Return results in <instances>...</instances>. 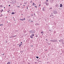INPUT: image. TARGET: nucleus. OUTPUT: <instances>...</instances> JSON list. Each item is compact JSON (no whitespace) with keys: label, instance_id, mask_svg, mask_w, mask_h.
Wrapping results in <instances>:
<instances>
[{"label":"nucleus","instance_id":"1","mask_svg":"<svg viewBox=\"0 0 64 64\" xmlns=\"http://www.w3.org/2000/svg\"><path fill=\"white\" fill-rule=\"evenodd\" d=\"M29 32L30 33H31V34H33V33H34V32H33L32 30L29 31Z\"/></svg>","mask_w":64,"mask_h":64},{"label":"nucleus","instance_id":"2","mask_svg":"<svg viewBox=\"0 0 64 64\" xmlns=\"http://www.w3.org/2000/svg\"><path fill=\"white\" fill-rule=\"evenodd\" d=\"M54 14H57V11H56L54 10Z\"/></svg>","mask_w":64,"mask_h":64},{"label":"nucleus","instance_id":"3","mask_svg":"<svg viewBox=\"0 0 64 64\" xmlns=\"http://www.w3.org/2000/svg\"><path fill=\"white\" fill-rule=\"evenodd\" d=\"M45 3L47 6H48L49 5V3H47V2H45Z\"/></svg>","mask_w":64,"mask_h":64},{"label":"nucleus","instance_id":"4","mask_svg":"<svg viewBox=\"0 0 64 64\" xmlns=\"http://www.w3.org/2000/svg\"><path fill=\"white\" fill-rule=\"evenodd\" d=\"M20 20H22V21H24L25 20V18H24V19H20Z\"/></svg>","mask_w":64,"mask_h":64},{"label":"nucleus","instance_id":"5","mask_svg":"<svg viewBox=\"0 0 64 64\" xmlns=\"http://www.w3.org/2000/svg\"><path fill=\"white\" fill-rule=\"evenodd\" d=\"M50 11H52V8L51 7L50 8Z\"/></svg>","mask_w":64,"mask_h":64},{"label":"nucleus","instance_id":"6","mask_svg":"<svg viewBox=\"0 0 64 64\" xmlns=\"http://www.w3.org/2000/svg\"><path fill=\"white\" fill-rule=\"evenodd\" d=\"M63 6V5H62V4H60V7H62V6Z\"/></svg>","mask_w":64,"mask_h":64},{"label":"nucleus","instance_id":"7","mask_svg":"<svg viewBox=\"0 0 64 64\" xmlns=\"http://www.w3.org/2000/svg\"><path fill=\"white\" fill-rule=\"evenodd\" d=\"M32 37H33V36H34V34H32L31 35Z\"/></svg>","mask_w":64,"mask_h":64},{"label":"nucleus","instance_id":"8","mask_svg":"<svg viewBox=\"0 0 64 64\" xmlns=\"http://www.w3.org/2000/svg\"><path fill=\"white\" fill-rule=\"evenodd\" d=\"M45 9V8L44 7L43 8H42V11H44V9Z\"/></svg>","mask_w":64,"mask_h":64},{"label":"nucleus","instance_id":"9","mask_svg":"<svg viewBox=\"0 0 64 64\" xmlns=\"http://www.w3.org/2000/svg\"><path fill=\"white\" fill-rule=\"evenodd\" d=\"M15 14V13L14 12L12 13V14Z\"/></svg>","mask_w":64,"mask_h":64},{"label":"nucleus","instance_id":"10","mask_svg":"<svg viewBox=\"0 0 64 64\" xmlns=\"http://www.w3.org/2000/svg\"><path fill=\"white\" fill-rule=\"evenodd\" d=\"M31 20H28L29 22H31Z\"/></svg>","mask_w":64,"mask_h":64},{"label":"nucleus","instance_id":"11","mask_svg":"<svg viewBox=\"0 0 64 64\" xmlns=\"http://www.w3.org/2000/svg\"><path fill=\"white\" fill-rule=\"evenodd\" d=\"M54 42H57L56 40H54Z\"/></svg>","mask_w":64,"mask_h":64},{"label":"nucleus","instance_id":"12","mask_svg":"<svg viewBox=\"0 0 64 64\" xmlns=\"http://www.w3.org/2000/svg\"><path fill=\"white\" fill-rule=\"evenodd\" d=\"M57 6H58V4H56V7H57Z\"/></svg>","mask_w":64,"mask_h":64},{"label":"nucleus","instance_id":"13","mask_svg":"<svg viewBox=\"0 0 64 64\" xmlns=\"http://www.w3.org/2000/svg\"><path fill=\"white\" fill-rule=\"evenodd\" d=\"M36 58H37V59H38V58H39V57L38 56H36Z\"/></svg>","mask_w":64,"mask_h":64},{"label":"nucleus","instance_id":"14","mask_svg":"<svg viewBox=\"0 0 64 64\" xmlns=\"http://www.w3.org/2000/svg\"><path fill=\"white\" fill-rule=\"evenodd\" d=\"M30 38H32H32H33V37H32V36H30Z\"/></svg>","mask_w":64,"mask_h":64},{"label":"nucleus","instance_id":"15","mask_svg":"<svg viewBox=\"0 0 64 64\" xmlns=\"http://www.w3.org/2000/svg\"><path fill=\"white\" fill-rule=\"evenodd\" d=\"M0 7H2V5H0Z\"/></svg>","mask_w":64,"mask_h":64},{"label":"nucleus","instance_id":"16","mask_svg":"<svg viewBox=\"0 0 64 64\" xmlns=\"http://www.w3.org/2000/svg\"><path fill=\"white\" fill-rule=\"evenodd\" d=\"M50 2H51V3H53V2H52V1H50Z\"/></svg>","mask_w":64,"mask_h":64},{"label":"nucleus","instance_id":"17","mask_svg":"<svg viewBox=\"0 0 64 64\" xmlns=\"http://www.w3.org/2000/svg\"><path fill=\"white\" fill-rule=\"evenodd\" d=\"M50 41H52V42H54V40H51Z\"/></svg>","mask_w":64,"mask_h":64},{"label":"nucleus","instance_id":"18","mask_svg":"<svg viewBox=\"0 0 64 64\" xmlns=\"http://www.w3.org/2000/svg\"><path fill=\"white\" fill-rule=\"evenodd\" d=\"M1 11L2 12V11H3V10H2Z\"/></svg>","mask_w":64,"mask_h":64},{"label":"nucleus","instance_id":"19","mask_svg":"<svg viewBox=\"0 0 64 64\" xmlns=\"http://www.w3.org/2000/svg\"><path fill=\"white\" fill-rule=\"evenodd\" d=\"M20 53H22V52H22V51H20Z\"/></svg>","mask_w":64,"mask_h":64},{"label":"nucleus","instance_id":"20","mask_svg":"<svg viewBox=\"0 0 64 64\" xmlns=\"http://www.w3.org/2000/svg\"><path fill=\"white\" fill-rule=\"evenodd\" d=\"M48 40L47 39H46V41H48Z\"/></svg>","mask_w":64,"mask_h":64},{"label":"nucleus","instance_id":"21","mask_svg":"<svg viewBox=\"0 0 64 64\" xmlns=\"http://www.w3.org/2000/svg\"><path fill=\"white\" fill-rule=\"evenodd\" d=\"M14 36V37H16V35L14 36Z\"/></svg>","mask_w":64,"mask_h":64},{"label":"nucleus","instance_id":"22","mask_svg":"<svg viewBox=\"0 0 64 64\" xmlns=\"http://www.w3.org/2000/svg\"><path fill=\"white\" fill-rule=\"evenodd\" d=\"M26 3H27V2H26V3L24 2V4H26Z\"/></svg>","mask_w":64,"mask_h":64},{"label":"nucleus","instance_id":"23","mask_svg":"<svg viewBox=\"0 0 64 64\" xmlns=\"http://www.w3.org/2000/svg\"><path fill=\"white\" fill-rule=\"evenodd\" d=\"M2 25H3V24H0V26H2Z\"/></svg>","mask_w":64,"mask_h":64},{"label":"nucleus","instance_id":"24","mask_svg":"<svg viewBox=\"0 0 64 64\" xmlns=\"http://www.w3.org/2000/svg\"><path fill=\"white\" fill-rule=\"evenodd\" d=\"M41 33L42 34V33H43V32H41Z\"/></svg>","mask_w":64,"mask_h":64},{"label":"nucleus","instance_id":"25","mask_svg":"<svg viewBox=\"0 0 64 64\" xmlns=\"http://www.w3.org/2000/svg\"><path fill=\"white\" fill-rule=\"evenodd\" d=\"M19 47H20V46H21V44H20V45H19Z\"/></svg>","mask_w":64,"mask_h":64},{"label":"nucleus","instance_id":"26","mask_svg":"<svg viewBox=\"0 0 64 64\" xmlns=\"http://www.w3.org/2000/svg\"><path fill=\"white\" fill-rule=\"evenodd\" d=\"M46 2H48V0H46Z\"/></svg>","mask_w":64,"mask_h":64},{"label":"nucleus","instance_id":"27","mask_svg":"<svg viewBox=\"0 0 64 64\" xmlns=\"http://www.w3.org/2000/svg\"><path fill=\"white\" fill-rule=\"evenodd\" d=\"M32 1H31V2H30V3H32Z\"/></svg>","mask_w":64,"mask_h":64},{"label":"nucleus","instance_id":"28","mask_svg":"<svg viewBox=\"0 0 64 64\" xmlns=\"http://www.w3.org/2000/svg\"><path fill=\"white\" fill-rule=\"evenodd\" d=\"M8 64H9V63H10V62H8Z\"/></svg>","mask_w":64,"mask_h":64},{"label":"nucleus","instance_id":"29","mask_svg":"<svg viewBox=\"0 0 64 64\" xmlns=\"http://www.w3.org/2000/svg\"><path fill=\"white\" fill-rule=\"evenodd\" d=\"M34 7H36V8H37V6H35Z\"/></svg>","mask_w":64,"mask_h":64},{"label":"nucleus","instance_id":"30","mask_svg":"<svg viewBox=\"0 0 64 64\" xmlns=\"http://www.w3.org/2000/svg\"><path fill=\"white\" fill-rule=\"evenodd\" d=\"M34 16H35V14H34Z\"/></svg>","mask_w":64,"mask_h":64},{"label":"nucleus","instance_id":"31","mask_svg":"<svg viewBox=\"0 0 64 64\" xmlns=\"http://www.w3.org/2000/svg\"><path fill=\"white\" fill-rule=\"evenodd\" d=\"M31 16H33V15L32 14V15H31Z\"/></svg>","mask_w":64,"mask_h":64},{"label":"nucleus","instance_id":"32","mask_svg":"<svg viewBox=\"0 0 64 64\" xmlns=\"http://www.w3.org/2000/svg\"><path fill=\"white\" fill-rule=\"evenodd\" d=\"M62 42H63V41H62V40H61Z\"/></svg>","mask_w":64,"mask_h":64},{"label":"nucleus","instance_id":"33","mask_svg":"<svg viewBox=\"0 0 64 64\" xmlns=\"http://www.w3.org/2000/svg\"><path fill=\"white\" fill-rule=\"evenodd\" d=\"M7 64H8V63H7Z\"/></svg>","mask_w":64,"mask_h":64},{"label":"nucleus","instance_id":"34","mask_svg":"<svg viewBox=\"0 0 64 64\" xmlns=\"http://www.w3.org/2000/svg\"><path fill=\"white\" fill-rule=\"evenodd\" d=\"M22 42H20V43H21V44H22Z\"/></svg>","mask_w":64,"mask_h":64},{"label":"nucleus","instance_id":"35","mask_svg":"<svg viewBox=\"0 0 64 64\" xmlns=\"http://www.w3.org/2000/svg\"><path fill=\"white\" fill-rule=\"evenodd\" d=\"M28 64H30V63L29 62V63H28Z\"/></svg>","mask_w":64,"mask_h":64},{"label":"nucleus","instance_id":"36","mask_svg":"<svg viewBox=\"0 0 64 64\" xmlns=\"http://www.w3.org/2000/svg\"><path fill=\"white\" fill-rule=\"evenodd\" d=\"M27 8V9H28V7H27V8Z\"/></svg>","mask_w":64,"mask_h":64},{"label":"nucleus","instance_id":"37","mask_svg":"<svg viewBox=\"0 0 64 64\" xmlns=\"http://www.w3.org/2000/svg\"><path fill=\"white\" fill-rule=\"evenodd\" d=\"M4 9H5V7H4Z\"/></svg>","mask_w":64,"mask_h":64},{"label":"nucleus","instance_id":"38","mask_svg":"<svg viewBox=\"0 0 64 64\" xmlns=\"http://www.w3.org/2000/svg\"><path fill=\"white\" fill-rule=\"evenodd\" d=\"M18 7H19V8L20 7V6H18Z\"/></svg>","mask_w":64,"mask_h":64},{"label":"nucleus","instance_id":"39","mask_svg":"<svg viewBox=\"0 0 64 64\" xmlns=\"http://www.w3.org/2000/svg\"><path fill=\"white\" fill-rule=\"evenodd\" d=\"M9 6H10V5H9Z\"/></svg>","mask_w":64,"mask_h":64},{"label":"nucleus","instance_id":"40","mask_svg":"<svg viewBox=\"0 0 64 64\" xmlns=\"http://www.w3.org/2000/svg\"><path fill=\"white\" fill-rule=\"evenodd\" d=\"M2 55H4V53L3 54H2Z\"/></svg>","mask_w":64,"mask_h":64},{"label":"nucleus","instance_id":"41","mask_svg":"<svg viewBox=\"0 0 64 64\" xmlns=\"http://www.w3.org/2000/svg\"><path fill=\"white\" fill-rule=\"evenodd\" d=\"M59 42H61V41H60V40H59Z\"/></svg>","mask_w":64,"mask_h":64},{"label":"nucleus","instance_id":"42","mask_svg":"<svg viewBox=\"0 0 64 64\" xmlns=\"http://www.w3.org/2000/svg\"><path fill=\"white\" fill-rule=\"evenodd\" d=\"M34 5L35 6H36V4H35Z\"/></svg>","mask_w":64,"mask_h":64},{"label":"nucleus","instance_id":"43","mask_svg":"<svg viewBox=\"0 0 64 64\" xmlns=\"http://www.w3.org/2000/svg\"><path fill=\"white\" fill-rule=\"evenodd\" d=\"M20 45H22V44H20Z\"/></svg>","mask_w":64,"mask_h":64},{"label":"nucleus","instance_id":"44","mask_svg":"<svg viewBox=\"0 0 64 64\" xmlns=\"http://www.w3.org/2000/svg\"><path fill=\"white\" fill-rule=\"evenodd\" d=\"M39 6H41V5H40V4H39Z\"/></svg>","mask_w":64,"mask_h":64},{"label":"nucleus","instance_id":"45","mask_svg":"<svg viewBox=\"0 0 64 64\" xmlns=\"http://www.w3.org/2000/svg\"><path fill=\"white\" fill-rule=\"evenodd\" d=\"M2 16H0V17H2Z\"/></svg>","mask_w":64,"mask_h":64},{"label":"nucleus","instance_id":"46","mask_svg":"<svg viewBox=\"0 0 64 64\" xmlns=\"http://www.w3.org/2000/svg\"><path fill=\"white\" fill-rule=\"evenodd\" d=\"M33 5H34V3H33Z\"/></svg>","mask_w":64,"mask_h":64},{"label":"nucleus","instance_id":"47","mask_svg":"<svg viewBox=\"0 0 64 64\" xmlns=\"http://www.w3.org/2000/svg\"><path fill=\"white\" fill-rule=\"evenodd\" d=\"M32 6H34V4H32Z\"/></svg>","mask_w":64,"mask_h":64},{"label":"nucleus","instance_id":"48","mask_svg":"<svg viewBox=\"0 0 64 64\" xmlns=\"http://www.w3.org/2000/svg\"><path fill=\"white\" fill-rule=\"evenodd\" d=\"M39 59H40V58H39Z\"/></svg>","mask_w":64,"mask_h":64},{"label":"nucleus","instance_id":"49","mask_svg":"<svg viewBox=\"0 0 64 64\" xmlns=\"http://www.w3.org/2000/svg\"><path fill=\"white\" fill-rule=\"evenodd\" d=\"M32 47H33V46L32 45Z\"/></svg>","mask_w":64,"mask_h":64},{"label":"nucleus","instance_id":"50","mask_svg":"<svg viewBox=\"0 0 64 64\" xmlns=\"http://www.w3.org/2000/svg\"><path fill=\"white\" fill-rule=\"evenodd\" d=\"M9 12V11H8V12Z\"/></svg>","mask_w":64,"mask_h":64},{"label":"nucleus","instance_id":"51","mask_svg":"<svg viewBox=\"0 0 64 64\" xmlns=\"http://www.w3.org/2000/svg\"><path fill=\"white\" fill-rule=\"evenodd\" d=\"M24 6H25V5H24Z\"/></svg>","mask_w":64,"mask_h":64},{"label":"nucleus","instance_id":"52","mask_svg":"<svg viewBox=\"0 0 64 64\" xmlns=\"http://www.w3.org/2000/svg\"><path fill=\"white\" fill-rule=\"evenodd\" d=\"M63 42H62V44H63Z\"/></svg>","mask_w":64,"mask_h":64},{"label":"nucleus","instance_id":"53","mask_svg":"<svg viewBox=\"0 0 64 64\" xmlns=\"http://www.w3.org/2000/svg\"><path fill=\"white\" fill-rule=\"evenodd\" d=\"M2 12V11H1V12Z\"/></svg>","mask_w":64,"mask_h":64},{"label":"nucleus","instance_id":"54","mask_svg":"<svg viewBox=\"0 0 64 64\" xmlns=\"http://www.w3.org/2000/svg\"><path fill=\"white\" fill-rule=\"evenodd\" d=\"M24 8V7H23V8Z\"/></svg>","mask_w":64,"mask_h":64},{"label":"nucleus","instance_id":"55","mask_svg":"<svg viewBox=\"0 0 64 64\" xmlns=\"http://www.w3.org/2000/svg\"><path fill=\"white\" fill-rule=\"evenodd\" d=\"M35 63H36V62H35Z\"/></svg>","mask_w":64,"mask_h":64},{"label":"nucleus","instance_id":"56","mask_svg":"<svg viewBox=\"0 0 64 64\" xmlns=\"http://www.w3.org/2000/svg\"><path fill=\"white\" fill-rule=\"evenodd\" d=\"M46 51H47V50H46Z\"/></svg>","mask_w":64,"mask_h":64},{"label":"nucleus","instance_id":"57","mask_svg":"<svg viewBox=\"0 0 64 64\" xmlns=\"http://www.w3.org/2000/svg\"><path fill=\"white\" fill-rule=\"evenodd\" d=\"M32 22H33V21H32Z\"/></svg>","mask_w":64,"mask_h":64},{"label":"nucleus","instance_id":"58","mask_svg":"<svg viewBox=\"0 0 64 64\" xmlns=\"http://www.w3.org/2000/svg\"><path fill=\"white\" fill-rule=\"evenodd\" d=\"M50 17H51V16H50Z\"/></svg>","mask_w":64,"mask_h":64},{"label":"nucleus","instance_id":"59","mask_svg":"<svg viewBox=\"0 0 64 64\" xmlns=\"http://www.w3.org/2000/svg\"><path fill=\"white\" fill-rule=\"evenodd\" d=\"M8 22H7L8 23Z\"/></svg>","mask_w":64,"mask_h":64},{"label":"nucleus","instance_id":"60","mask_svg":"<svg viewBox=\"0 0 64 64\" xmlns=\"http://www.w3.org/2000/svg\"><path fill=\"white\" fill-rule=\"evenodd\" d=\"M53 16V14L52 15V16Z\"/></svg>","mask_w":64,"mask_h":64},{"label":"nucleus","instance_id":"61","mask_svg":"<svg viewBox=\"0 0 64 64\" xmlns=\"http://www.w3.org/2000/svg\"><path fill=\"white\" fill-rule=\"evenodd\" d=\"M6 18H7V17H6Z\"/></svg>","mask_w":64,"mask_h":64},{"label":"nucleus","instance_id":"62","mask_svg":"<svg viewBox=\"0 0 64 64\" xmlns=\"http://www.w3.org/2000/svg\"><path fill=\"white\" fill-rule=\"evenodd\" d=\"M6 43L7 42H6Z\"/></svg>","mask_w":64,"mask_h":64},{"label":"nucleus","instance_id":"63","mask_svg":"<svg viewBox=\"0 0 64 64\" xmlns=\"http://www.w3.org/2000/svg\"><path fill=\"white\" fill-rule=\"evenodd\" d=\"M1 15H2V14Z\"/></svg>","mask_w":64,"mask_h":64},{"label":"nucleus","instance_id":"64","mask_svg":"<svg viewBox=\"0 0 64 64\" xmlns=\"http://www.w3.org/2000/svg\"><path fill=\"white\" fill-rule=\"evenodd\" d=\"M30 7H31V6H30Z\"/></svg>","mask_w":64,"mask_h":64}]
</instances>
